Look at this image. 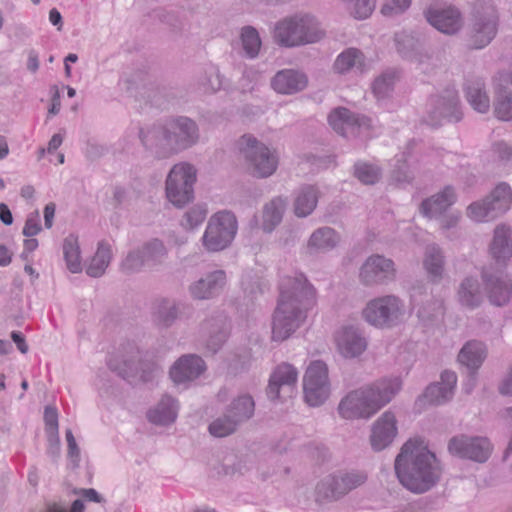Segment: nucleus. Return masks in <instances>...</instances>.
Segmentation results:
<instances>
[{"label":"nucleus","instance_id":"37998d69","mask_svg":"<svg viewBox=\"0 0 512 512\" xmlns=\"http://www.w3.org/2000/svg\"><path fill=\"white\" fill-rule=\"evenodd\" d=\"M398 74L394 70H387L379 75L372 84V91L378 100H383L391 96L395 83L398 80Z\"/></svg>","mask_w":512,"mask_h":512},{"label":"nucleus","instance_id":"2f4dec72","mask_svg":"<svg viewBox=\"0 0 512 512\" xmlns=\"http://www.w3.org/2000/svg\"><path fill=\"white\" fill-rule=\"evenodd\" d=\"M457 300L461 306L467 309L478 308L484 300L479 280L472 276L464 278L457 290Z\"/></svg>","mask_w":512,"mask_h":512},{"label":"nucleus","instance_id":"338daca9","mask_svg":"<svg viewBox=\"0 0 512 512\" xmlns=\"http://www.w3.org/2000/svg\"><path fill=\"white\" fill-rule=\"evenodd\" d=\"M27 69L32 73L39 69V55L34 49L28 51Z\"/></svg>","mask_w":512,"mask_h":512},{"label":"nucleus","instance_id":"49530a36","mask_svg":"<svg viewBox=\"0 0 512 512\" xmlns=\"http://www.w3.org/2000/svg\"><path fill=\"white\" fill-rule=\"evenodd\" d=\"M494 116L501 121H512V92L500 90L496 93L494 105Z\"/></svg>","mask_w":512,"mask_h":512},{"label":"nucleus","instance_id":"39448f33","mask_svg":"<svg viewBox=\"0 0 512 512\" xmlns=\"http://www.w3.org/2000/svg\"><path fill=\"white\" fill-rule=\"evenodd\" d=\"M324 37L325 30L321 23L315 16L307 13L285 17L273 29L275 42L287 48L314 44Z\"/></svg>","mask_w":512,"mask_h":512},{"label":"nucleus","instance_id":"1a4fd4ad","mask_svg":"<svg viewBox=\"0 0 512 512\" xmlns=\"http://www.w3.org/2000/svg\"><path fill=\"white\" fill-rule=\"evenodd\" d=\"M238 231L235 214L228 210L214 213L208 220L201 238L204 249L208 252H220L228 248Z\"/></svg>","mask_w":512,"mask_h":512},{"label":"nucleus","instance_id":"6e6d98bb","mask_svg":"<svg viewBox=\"0 0 512 512\" xmlns=\"http://www.w3.org/2000/svg\"><path fill=\"white\" fill-rule=\"evenodd\" d=\"M411 5V0H390L383 5L381 12L385 16L403 13Z\"/></svg>","mask_w":512,"mask_h":512},{"label":"nucleus","instance_id":"79ce46f5","mask_svg":"<svg viewBox=\"0 0 512 512\" xmlns=\"http://www.w3.org/2000/svg\"><path fill=\"white\" fill-rule=\"evenodd\" d=\"M63 253L69 271L72 273L80 272L82 266L77 236L70 234L64 239Z\"/></svg>","mask_w":512,"mask_h":512},{"label":"nucleus","instance_id":"ea45409f","mask_svg":"<svg viewBox=\"0 0 512 512\" xmlns=\"http://www.w3.org/2000/svg\"><path fill=\"white\" fill-rule=\"evenodd\" d=\"M226 411L241 425L254 415L255 403L250 395L242 394L231 401Z\"/></svg>","mask_w":512,"mask_h":512},{"label":"nucleus","instance_id":"8fccbe9b","mask_svg":"<svg viewBox=\"0 0 512 512\" xmlns=\"http://www.w3.org/2000/svg\"><path fill=\"white\" fill-rule=\"evenodd\" d=\"M208 210L203 204H196L189 208L183 215L181 226L192 230L203 223L207 217Z\"/></svg>","mask_w":512,"mask_h":512},{"label":"nucleus","instance_id":"b1692460","mask_svg":"<svg viewBox=\"0 0 512 512\" xmlns=\"http://www.w3.org/2000/svg\"><path fill=\"white\" fill-rule=\"evenodd\" d=\"M227 284L224 270H213L189 285L190 296L196 300H210L219 296Z\"/></svg>","mask_w":512,"mask_h":512},{"label":"nucleus","instance_id":"6ab92c4d","mask_svg":"<svg viewBox=\"0 0 512 512\" xmlns=\"http://www.w3.org/2000/svg\"><path fill=\"white\" fill-rule=\"evenodd\" d=\"M298 381L297 369L289 363L279 364L271 373L267 387V396L271 400L291 398Z\"/></svg>","mask_w":512,"mask_h":512},{"label":"nucleus","instance_id":"c756f323","mask_svg":"<svg viewBox=\"0 0 512 512\" xmlns=\"http://www.w3.org/2000/svg\"><path fill=\"white\" fill-rule=\"evenodd\" d=\"M489 250L498 263H505L512 257V229L509 226H496Z\"/></svg>","mask_w":512,"mask_h":512},{"label":"nucleus","instance_id":"9d476101","mask_svg":"<svg viewBox=\"0 0 512 512\" xmlns=\"http://www.w3.org/2000/svg\"><path fill=\"white\" fill-rule=\"evenodd\" d=\"M197 179L195 167L186 162L175 164L169 171L165 192L168 201L177 208H182L194 198V184Z\"/></svg>","mask_w":512,"mask_h":512},{"label":"nucleus","instance_id":"864d4df0","mask_svg":"<svg viewBox=\"0 0 512 512\" xmlns=\"http://www.w3.org/2000/svg\"><path fill=\"white\" fill-rule=\"evenodd\" d=\"M157 320L164 326H170L178 316L176 304L173 301L164 299L157 307Z\"/></svg>","mask_w":512,"mask_h":512},{"label":"nucleus","instance_id":"e433bc0d","mask_svg":"<svg viewBox=\"0 0 512 512\" xmlns=\"http://www.w3.org/2000/svg\"><path fill=\"white\" fill-rule=\"evenodd\" d=\"M486 358V347L482 342H467L458 354V361L469 370H477Z\"/></svg>","mask_w":512,"mask_h":512},{"label":"nucleus","instance_id":"7ed1b4c3","mask_svg":"<svg viewBox=\"0 0 512 512\" xmlns=\"http://www.w3.org/2000/svg\"><path fill=\"white\" fill-rule=\"evenodd\" d=\"M139 136L147 149L164 159L195 146L200 140V130L193 119L174 116L141 129Z\"/></svg>","mask_w":512,"mask_h":512},{"label":"nucleus","instance_id":"f03ea898","mask_svg":"<svg viewBox=\"0 0 512 512\" xmlns=\"http://www.w3.org/2000/svg\"><path fill=\"white\" fill-rule=\"evenodd\" d=\"M399 482L417 494L432 489L440 480L442 469L434 453L417 440H408L395 459Z\"/></svg>","mask_w":512,"mask_h":512},{"label":"nucleus","instance_id":"de8ad7c7","mask_svg":"<svg viewBox=\"0 0 512 512\" xmlns=\"http://www.w3.org/2000/svg\"><path fill=\"white\" fill-rule=\"evenodd\" d=\"M242 48L249 58H255L261 48V39L258 31L252 26H245L240 34Z\"/></svg>","mask_w":512,"mask_h":512},{"label":"nucleus","instance_id":"2eb2a0df","mask_svg":"<svg viewBox=\"0 0 512 512\" xmlns=\"http://www.w3.org/2000/svg\"><path fill=\"white\" fill-rule=\"evenodd\" d=\"M396 264L391 258L373 254L359 269V281L366 287L387 285L396 279Z\"/></svg>","mask_w":512,"mask_h":512},{"label":"nucleus","instance_id":"a211bd4d","mask_svg":"<svg viewBox=\"0 0 512 512\" xmlns=\"http://www.w3.org/2000/svg\"><path fill=\"white\" fill-rule=\"evenodd\" d=\"M328 121L335 132L346 138L366 136L371 127L369 118L342 107L333 110L328 116Z\"/></svg>","mask_w":512,"mask_h":512},{"label":"nucleus","instance_id":"f8f14e48","mask_svg":"<svg viewBox=\"0 0 512 512\" xmlns=\"http://www.w3.org/2000/svg\"><path fill=\"white\" fill-rule=\"evenodd\" d=\"M108 366L124 379L139 377L143 382L152 381L160 372L159 365L143 358L142 352L130 346L120 357L111 358Z\"/></svg>","mask_w":512,"mask_h":512},{"label":"nucleus","instance_id":"5701e85b","mask_svg":"<svg viewBox=\"0 0 512 512\" xmlns=\"http://www.w3.org/2000/svg\"><path fill=\"white\" fill-rule=\"evenodd\" d=\"M338 352L344 358H356L367 349V340L362 331L354 325H345L335 333Z\"/></svg>","mask_w":512,"mask_h":512},{"label":"nucleus","instance_id":"ddd939ff","mask_svg":"<svg viewBox=\"0 0 512 512\" xmlns=\"http://www.w3.org/2000/svg\"><path fill=\"white\" fill-rule=\"evenodd\" d=\"M511 203L512 190L508 184L501 183L485 199L471 203L466 214L475 222H487L505 213Z\"/></svg>","mask_w":512,"mask_h":512},{"label":"nucleus","instance_id":"4468645a","mask_svg":"<svg viewBox=\"0 0 512 512\" xmlns=\"http://www.w3.org/2000/svg\"><path fill=\"white\" fill-rule=\"evenodd\" d=\"M328 367L321 360L312 361L303 377L304 399L309 406L318 407L330 396Z\"/></svg>","mask_w":512,"mask_h":512},{"label":"nucleus","instance_id":"4c0bfd02","mask_svg":"<svg viewBox=\"0 0 512 512\" xmlns=\"http://www.w3.org/2000/svg\"><path fill=\"white\" fill-rule=\"evenodd\" d=\"M333 67L334 70L340 74L346 73L352 69L363 72L366 68L365 57L360 50L348 48L337 56Z\"/></svg>","mask_w":512,"mask_h":512},{"label":"nucleus","instance_id":"f704fd0d","mask_svg":"<svg viewBox=\"0 0 512 512\" xmlns=\"http://www.w3.org/2000/svg\"><path fill=\"white\" fill-rule=\"evenodd\" d=\"M464 92L466 100L475 111L485 114L490 110V97L482 79L469 80Z\"/></svg>","mask_w":512,"mask_h":512},{"label":"nucleus","instance_id":"c03bdc74","mask_svg":"<svg viewBox=\"0 0 512 512\" xmlns=\"http://www.w3.org/2000/svg\"><path fill=\"white\" fill-rule=\"evenodd\" d=\"M148 266L161 264L167 257L168 251L164 243L157 239H151L140 247Z\"/></svg>","mask_w":512,"mask_h":512},{"label":"nucleus","instance_id":"f257e3e1","mask_svg":"<svg viewBox=\"0 0 512 512\" xmlns=\"http://www.w3.org/2000/svg\"><path fill=\"white\" fill-rule=\"evenodd\" d=\"M278 304L273 314L272 340L288 339L305 321L316 303V290L302 273L284 277L279 286Z\"/></svg>","mask_w":512,"mask_h":512},{"label":"nucleus","instance_id":"7c9ffc66","mask_svg":"<svg viewBox=\"0 0 512 512\" xmlns=\"http://www.w3.org/2000/svg\"><path fill=\"white\" fill-rule=\"evenodd\" d=\"M287 208V199L276 196L264 204L261 215V229L265 233L273 232L283 220Z\"/></svg>","mask_w":512,"mask_h":512},{"label":"nucleus","instance_id":"a18cd8bd","mask_svg":"<svg viewBox=\"0 0 512 512\" xmlns=\"http://www.w3.org/2000/svg\"><path fill=\"white\" fill-rule=\"evenodd\" d=\"M239 423L226 410L219 417L215 418L208 427L211 435L215 437H226L236 432Z\"/></svg>","mask_w":512,"mask_h":512},{"label":"nucleus","instance_id":"69168bd1","mask_svg":"<svg viewBox=\"0 0 512 512\" xmlns=\"http://www.w3.org/2000/svg\"><path fill=\"white\" fill-rule=\"evenodd\" d=\"M11 338L21 353H23V354L27 353L28 345H27L25 338L21 332L13 331L11 333Z\"/></svg>","mask_w":512,"mask_h":512},{"label":"nucleus","instance_id":"c85d7f7f","mask_svg":"<svg viewBox=\"0 0 512 512\" xmlns=\"http://www.w3.org/2000/svg\"><path fill=\"white\" fill-rule=\"evenodd\" d=\"M456 201V193L453 187L446 186L440 192L422 201L420 212L427 218L441 216Z\"/></svg>","mask_w":512,"mask_h":512},{"label":"nucleus","instance_id":"20e7f679","mask_svg":"<svg viewBox=\"0 0 512 512\" xmlns=\"http://www.w3.org/2000/svg\"><path fill=\"white\" fill-rule=\"evenodd\" d=\"M401 388V379L393 377L352 390L341 399L338 413L347 420L369 419L387 405Z\"/></svg>","mask_w":512,"mask_h":512},{"label":"nucleus","instance_id":"680f3d73","mask_svg":"<svg viewBox=\"0 0 512 512\" xmlns=\"http://www.w3.org/2000/svg\"><path fill=\"white\" fill-rule=\"evenodd\" d=\"M461 219L460 212H453L441 219L440 226L442 229L448 230L457 226Z\"/></svg>","mask_w":512,"mask_h":512},{"label":"nucleus","instance_id":"dca6fc26","mask_svg":"<svg viewBox=\"0 0 512 512\" xmlns=\"http://www.w3.org/2000/svg\"><path fill=\"white\" fill-rule=\"evenodd\" d=\"M491 444L485 437L457 435L450 439L448 451L451 455L483 463L491 454Z\"/></svg>","mask_w":512,"mask_h":512},{"label":"nucleus","instance_id":"0e129e2a","mask_svg":"<svg viewBox=\"0 0 512 512\" xmlns=\"http://www.w3.org/2000/svg\"><path fill=\"white\" fill-rule=\"evenodd\" d=\"M51 92H52V99H51L52 103H51V107L49 108V113L56 115L59 113L60 108H61L60 91L57 86H53L51 88Z\"/></svg>","mask_w":512,"mask_h":512},{"label":"nucleus","instance_id":"5fc2aeb1","mask_svg":"<svg viewBox=\"0 0 512 512\" xmlns=\"http://www.w3.org/2000/svg\"><path fill=\"white\" fill-rule=\"evenodd\" d=\"M491 154L494 161L505 165L512 159V146L505 141H497L492 144Z\"/></svg>","mask_w":512,"mask_h":512},{"label":"nucleus","instance_id":"bf43d9fd","mask_svg":"<svg viewBox=\"0 0 512 512\" xmlns=\"http://www.w3.org/2000/svg\"><path fill=\"white\" fill-rule=\"evenodd\" d=\"M41 231L39 213L36 211L31 214L24 225L23 234L26 237H33Z\"/></svg>","mask_w":512,"mask_h":512},{"label":"nucleus","instance_id":"13d9d810","mask_svg":"<svg viewBox=\"0 0 512 512\" xmlns=\"http://www.w3.org/2000/svg\"><path fill=\"white\" fill-rule=\"evenodd\" d=\"M396 166L392 172L393 178L397 182H409L411 180V175L408 170V167L404 160V155L396 159Z\"/></svg>","mask_w":512,"mask_h":512},{"label":"nucleus","instance_id":"c9c22d12","mask_svg":"<svg viewBox=\"0 0 512 512\" xmlns=\"http://www.w3.org/2000/svg\"><path fill=\"white\" fill-rule=\"evenodd\" d=\"M423 267L431 281L439 282L443 278L445 256L437 244L427 245L423 257Z\"/></svg>","mask_w":512,"mask_h":512},{"label":"nucleus","instance_id":"4d7b16f0","mask_svg":"<svg viewBox=\"0 0 512 512\" xmlns=\"http://www.w3.org/2000/svg\"><path fill=\"white\" fill-rule=\"evenodd\" d=\"M44 420H45L47 434L56 436V434H58L57 409L52 406H47L44 411Z\"/></svg>","mask_w":512,"mask_h":512},{"label":"nucleus","instance_id":"a878e982","mask_svg":"<svg viewBox=\"0 0 512 512\" xmlns=\"http://www.w3.org/2000/svg\"><path fill=\"white\" fill-rule=\"evenodd\" d=\"M457 375L453 371L442 372L440 381L430 384L424 394L423 400L432 405H440L449 401L454 395Z\"/></svg>","mask_w":512,"mask_h":512},{"label":"nucleus","instance_id":"473e14b6","mask_svg":"<svg viewBox=\"0 0 512 512\" xmlns=\"http://www.w3.org/2000/svg\"><path fill=\"white\" fill-rule=\"evenodd\" d=\"M319 191L315 186L306 185L299 188L293 197V212L298 218L308 217L317 207Z\"/></svg>","mask_w":512,"mask_h":512},{"label":"nucleus","instance_id":"aec40b11","mask_svg":"<svg viewBox=\"0 0 512 512\" xmlns=\"http://www.w3.org/2000/svg\"><path fill=\"white\" fill-rule=\"evenodd\" d=\"M484 290L489 302L494 306H504L512 297V280L501 270L483 269L481 273Z\"/></svg>","mask_w":512,"mask_h":512},{"label":"nucleus","instance_id":"423d86ee","mask_svg":"<svg viewBox=\"0 0 512 512\" xmlns=\"http://www.w3.org/2000/svg\"><path fill=\"white\" fill-rule=\"evenodd\" d=\"M237 149L246 171L252 177L265 179L277 171L279 165L277 150L255 136L242 135L237 141Z\"/></svg>","mask_w":512,"mask_h":512},{"label":"nucleus","instance_id":"774afa93","mask_svg":"<svg viewBox=\"0 0 512 512\" xmlns=\"http://www.w3.org/2000/svg\"><path fill=\"white\" fill-rule=\"evenodd\" d=\"M499 391L503 395H509L512 396V366L508 373V375L505 377L503 382L501 383L499 387Z\"/></svg>","mask_w":512,"mask_h":512},{"label":"nucleus","instance_id":"412c9836","mask_svg":"<svg viewBox=\"0 0 512 512\" xmlns=\"http://www.w3.org/2000/svg\"><path fill=\"white\" fill-rule=\"evenodd\" d=\"M427 22L439 32L454 35L463 27L460 10L452 5H431L424 11Z\"/></svg>","mask_w":512,"mask_h":512},{"label":"nucleus","instance_id":"09e8293b","mask_svg":"<svg viewBox=\"0 0 512 512\" xmlns=\"http://www.w3.org/2000/svg\"><path fill=\"white\" fill-rule=\"evenodd\" d=\"M346 10L355 19L368 18L375 9L376 0H341Z\"/></svg>","mask_w":512,"mask_h":512},{"label":"nucleus","instance_id":"603ef678","mask_svg":"<svg viewBox=\"0 0 512 512\" xmlns=\"http://www.w3.org/2000/svg\"><path fill=\"white\" fill-rule=\"evenodd\" d=\"M147 265L140 248L130 251L121 262V270L127 274L140 272Z\"/></svg>","mask_w":512,"mask_h":512},{"label":"nucleus","instance_id":"052dcab7","mask_svg":"<svg viewBox=\"0 0 512 512\" xmlns=\"http://www.w3.org/2000/svg\"><path fill=\"white\" fill-rule=\"evenodd\" d=\"M203 85L207 92H216L221 89L222 76L216 68L210 69L207 74L206 82Z\"/></svg>","mask_w":512,"mask_h":512},{"label":"nucleus","instance_id":"f3484780","mask_svg":"<svg viewBox=\"0 0 512 512\" xmlns=\"http://www.w3.org/2000/svg\"><path fill=\"white\" fill-rule=\"evenodd\" d=\"M461 118L462 112L458 93L454 88H449L442 95L433 99L426 122L433 127H437L443 121L458 122Z\"/></svg>","mask_w":512,"mask_h":512},{"label":"nucleus","instance_id":"58836bf2","mask_svg":"<svg viewBox=\"0 0 512 512\" xmlns=\"http://www.w3.org/2000/svg\"><path fill=\"white\" fill-rule=\"evenodd\" d=\"M111 259L110 244L105 241L99 242L97 251L86 268V273L94 278L101 277L109 266Z\"/></svg>","mask_w":512,"mask_h":512},{"label":"nucleus","instance_id":"cd10ccee","mask_svg":"<svg viewBox=\"0 0 512 512\" xmlns=\"http://www.w3.org/2000/svg\"><path fill=\"white\" fill-rule=\"evenodd\" d=\"M308 80L304 73L293 69L278 71L271 80L272 88L279 94L291 95L304 90Z\"/></svg>","mask_w":512,"mask_h":512},{"label":"nucleus","instance_id":"e2e57ef3","mask_svg":"<svg viewBox=\"0 0 512 512\" xmlns=\"http://www.w3.org/2000/svg\"><path fill=\"white\" fill-rule=\"evenodd\" d=\"M398 51L404 56H408V50L406 49L405 43L407 42L409 46L413 47L414 40L409 35H396L395 38Z\"/></svg>","mask_w":512,"mask_h":512},{"label":"nucleus","instance_id":"3c124183","mask_svg":"<svg viewBox=\"0 0 512 512\" xmlns=\"http://www.w3.org/2000/svg\"><path fill=\"white\" fill-rule=\"evenodd\" d=\"M355 177L365 185L375 184L381 177L380 169L366 162H358L354 166Z\"/></svg>","mask_w":512,"mask_h":512},{"label":"nucleus","instance_id":"a19ab883","mask_svg":"<svg viewBox=\"0 0 512 512\" xmlns=\"http://www.w3.org/2000/svg\"><path fill=\"white\" fill-rule=\"evenodd\" d=\"M205 325L206 327L214 328L207 340V349L212 353H216L228 338L229 323L224 317H219L207 321Z\"/></svg>","mask_w":512,"mask_h":512},{"label":"nucleus","instance_id":"4be33fe9","mask_svg":"<svg viewBox=\"0 0 512 512\" xmlns=\"http://www.w3.org/2000/svg\"><path fill=\"white\" fill-rule=\"evenodd\" d=\"M397 418L394 412L387 410L371 426L369 442L375 452L388 448L398 435Z\"/></svg>","mask_w":512,"mask_h":512},{"label":"nucleus","instance_id":"393cba45","mask_svg":"<svg viewBox=\"0 0 512 512\" xmlns=\"http://www.w3.org/2000/svg\"><path fill=\"white\" fill-rule=\"evenodd\" d=\"M206 370L203 359L189 354L180 357L170 369V377L175 384H186L197 379Z\"/></svg>","mask_w":512,"mask_h":512},{"label":"nucleus","instance_id":"6e6552de","mask_svg":"<svg viewBox=\"0 0 512 512\" xmlns=\"http://www.w3.org/2000/svg\"><path fill=\"white\" fill-rule=\"evenodd\" d=\"M364 320L379 329L400 325L406 317V304L395 294H387L369 300L362 311Z\"/></svg>","mask_w":512,"mask_h":512},{"label":"nucleus","instance_id":"72a5a7b5","mask_svg":"<svg viewBox=\"0 0 512 512\" xmlns=\"http://www.w3.org/2000/svg\"><path fill=\"white\" fill-rule=\"evenodd\" d=\"M178 409L179 405L173 397L163 395L157 405L148 411L147 418L156 425H169L176 420Z\"/></svg>","mask_w":512,"mask_h":512},{"label":"nucleus","instance_id":"bb28decb","mask_svg":"<svg viewBox=\"0 0 512 512\" xmlns=\"http://www.w3.org/2000/svg\"><path fill=\"white\" fill-rule=\"evenodd\" d=\"M340 242V235L331 227L324 226L312 232L307 240L305 251L310 256L327 253Z\"/></svg>","mask_w":512,"mask_h":512},{"label":"nucleus","instance_id":"0eeeda50","mask_svg":"<svg viewBox=\"0 0 512 512\" xmlns=\"http://www.w3.org/2000/svg\"><path fill=\"white\" fill-rule=\"evenodd\" d=\"M498 26L499 14L494 3L491 0H478L468 18V46L472 49L485 48L495 38Z\"/></svg>","mask_w":512,"mask_h":512},{"label":"nucleus","instance_id":"9b49d317","mask_svg":"<svg viewBox=\"0 0 512 512\" xmlns=\"http://www.w3.org/2000/svg\"><path fill=\"white\" fill-rule=\"evenodd\" d=\"M366 480L367 475L356 470L328 475L317 483L315 500L318 503L337 501L363 485Z\"/></svg>","mask_w":512,"mask_h":512}]
</instances>
